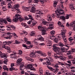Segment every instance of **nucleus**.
<instances>
[{"mask_svg":"<svg viewBox=\"0 0 75 75\" xmlns=\"http://www.w3.org/2000/svg\"><path fill=\"white\" fill-rule=\"evenodd\" d=\"M50 39L52 40H54L55 42L58 43V40H61V35L59 34L57 35H56V37L53 35H52L50 36Z\"/></svg>","mask_w":75,"mask_h":75,"instance_id":"nucleus-1","label":"nucleus"},{"mask_svg":"<svg viewBox=\"0 0 75 75\" xmlns=\"http://www.w3.org/2000/svg\"><path fill=\"white\" fill-rule=\"evenodd\" d=\"M20 15L18 14H16L14 17V19H13V21L15 23H17L18 21V20H19L20 22H22L24 20V19L22 17H20Z\"/></svg>","mask_w":75,"mask_h":75,"instance_id":"nucleus-2","label":"nucleus"},{"mask_svg":"<svg viewBox=\"0 0 75 75\" xmlns=\"http://www.w3.org/2000/svg\"><path fill=\"white\" fill-rule=\"evenodd\" d=\"M52 47V49L54 51L56 52V53L58 55H60L61 54V52H59L60 51V48L59 47H57L55 45H53Z\"/></svg>","mask_w":75,"mask_h":75,"instance_id":"nucleus-3","label":"nucleus"},{"mask_svg":"<svg viewBox=\"0 0 75 75\" xmlns=\"http://www.w3.org/2000/svg\"><path fill=\"white\" fill-rule=\"evenodd\" d=\"M38 29L40 31H42V35H45L46 34L47 30V28H43L41 26H38Z\"/></svg>","mask_w":75,"mask_h":75,"instance_id":"nucleus-4","label":"nucleus"},{"mask_svg":"<svg viewBox=\"0 0 75 75\" xmlns=\"http://www.w3.org/2000/svg\"><path fill=\"white\" fill-rule=\"evenodd\" d=\"M64 13V11L62 9H59L58 11H57V12L56 13H53V14L54 16L57 15V16H58L60 14H63Z\"/></svg>","mask_w":75,"mask_h":75,"instance_id":"nucleus-5","label":"nucleus"},{"mask_svg":"<svg viewBox=\"0 0 75 75\" xmlns=\"http://www.w3.org/2000/svg\"><path fill=\"white\" fill-rule=\"evenodd\" d=\"M45 59L46 60H47V65H51V63L50 62L51 61L54 62V60L51 57H47Z\"/></svg>","mask_w":75,"mask_h":75,"instance_id":"nucleus-6","label":"nucleus"},{"mask_svg":"<svg viewBox=\"0 0 75 75\" xmlns=\"http://www.w3.org/2000/svg\"><path fill=\"white\" fill-rule=\"evenodd\" d=\"M27 68L30 69V71H36V69L34 68L33 66L31 64H29L27 66Z\"/></svg>","mask_w":75,"mask_h":75,"instance_id":"nucleus-7","label":"nucleus"},{"mask_svg":"<svg viewBox=\"0 0 75 75\" xmlns=\"http://www.w3.org/2000/svg\"><path fill=\"white\" fill-rule=\"evenodd\" d=\"M1 4L3 6L2 9H3L4 11H5L7 10V8L6 7V4H5L4 2H1Z\"/></svg>","mask_w":75,"mask_h":75,"instance_id":"nucleus-8","label":"nucleus"},{"mask_svg":"<svg viewBox=\"0 0 75 75\" xmlns=\"http://www.w3.org/2000/svg\"><path fill=\"white\" fill-rule=\"evenodd\" d=\"M47 67L48 68V69H49L50 70V71H53V72H54V74H56L57 72H58V71L56 69H54L53 68H52V67L49 66H47Z\"/></svg>","mask_w":75,"mask_h":75,"instance_id":"nucleus-9","label":"nucleus"},{"mask_svg":"<svg viewBox=\"0 0 75 75\" xmlns=\"http://www.w3.org/2000/svg\"><path fill=\"white\" fill-rule=\"evenodd\" d=\"M58 62V63L59 65H62V66H64H64H65V64L66 65H67V66H68L69 67H71L72 66V64H68L66 63H63L59 62Z\"/></svg>","mask_w":75,"mask_h":75,"instance_id":"nucleus-10","label":"nucleus"},{"mask_svg":"<svg viewBox=\"0 0 75 75\" xmlns=\"http://www.w3.org/2000/svg\"><path fill=\"white\" fill-rule=\"evenodd\" d=\"M28 17L27 16H25V20H28L29 19L33 21L34 20V19L32 16V15H28Z\"/></svg>","mask_w":75,"mask_h":75,"instance_id":"nucleus-11","label":"nucleus"},{"mask_svg":"<svg viewBox=\"0 0 75 75\" xmlns=\"http://www.w3.org/2000/svg\"><path fill=\"white\" fill-rule=\"evenodd\" d=\"M15 6V8H16V11L17 12V13H20V9L18 8L20 7V5L18 4H15L14 5Z\"/></svg>","mask_w":75,"mask_h":75,"instance_id":"nucleus-12","label":"nucleus"},{"mask_svg":"<svg viewBox=\"0 0 75 75\" xmlns=\"http://www.w3.org/2000/svg\"><path fill=\"white\" fill-rule=\"evenodd\" d=\"M39 0H34L33 2L35 3H38V2ZM40 2L42 3V4H43L44 3V2H47V1L48 0H40Z\"/></svg>","mask_w":75,"mask_h":75,"instance_id":"nucleus-13","label":"nucleus"},{"mask_svg":"<svg viewBox=\"0 0 75 75\" xmlns=\"http://www.w3.org/2000/svg\"><path fill=\"white\" fill-rule=\"evenodd\" d=\"M62 37L64 42L65 43H67V37L65 36V35H61V38Z\"/></svg>","mask_w":75,"mask_h":75,"instance_id":"nucleus-14","label":"nucleus"},{"mask_svg":"<svg viewBox=\"0 0 75 75\" xmlns=\"http://www.w3.org/2000/svg\"><path fill=\"white\" fill-rule=\"evenodd\" d=\"M36 53H34L32 52L30 54V57L32 58H36V55H35Z\"/></svg>","mask_w":75,"mask_h":75,"instance_id":"nucleus-15","label":"nucleus"},{"mask_svg":"<svg viewBox=\"0 0 75 75\" xmlns=\"http://www.w3.org/2000/svg\"><path fill=\"white\" fill-rule=\"evenodd\" d=\"M12 41H6L5 42H3V44H5L6 45H9L10 44H11L12 43Z\"/></svg>","mask_w":75,"mask_h":75,"instance_id":"nucleus-16","label":"nucleus"},{"mask_svg":"<svg viewBox=\"0 0 75 75\" xmlns=\"http://www.w3.org/2000/svg\"><path fill=\"white\" fill-rule=\"evenodd\" d=\"M18 65H21L20 67V70H22V69H22L24 67V64H21V63H18Z\"/></svg>","mask_w":75,"mask_h":75,"instance_id":"nucleus-17","label":"nucleus"},{"mask_svg":"<svg viewBox=\"0 0 75 75\" xmlns=\"http://www.w3.org/2000/svg\"><path fill=\"white\" fill-rule=\"evenodd\" d=\"M21 24L23 27H25V28H29V26H28V25H27V24H26L25 23H21Z\"/></svg>","mask_w":75,"mask_h":75,"instance_id":"nucleus-18","label":"nucleus"},{"mask_svg":"<svg viewBox=\"0 0 75 75\" xmlns=\"http://www.w3.org/2000/svg\"><path fill=\"white\" fill-rule=\"evenodd\" d=\"M35 11H36L35 8L34 7H33L31 8L30 11L31 13H34L35 12Z\"/></svg>","mask_w":75,"mask_h":75,"instance_id":"nucleus-19","label":"nucleus"},{"mask_svg":"<svg viewBox=\"0 0 75 75\" xmlns=\"http://www.w3.org/2000/svg\"><path fill=\"white\" fill-rule=\"evenodd\" d=\"M25 59L28 60V61H31V62H33L34 61V59L32 58H30V57H25Z\"/></svg>","mask_w":75,"mask_h":75,"instance_id":"nucleus-20","label":"nucleus"},{"mask_svg":"<svg viewBox=\"0 0 75 75\" xmlns=\"http://www.w3.org/2000/svg\"><path fill=\"white\" fill-rule=\"evenodd\" d=\"M62 32L61 35H65V33H66V32H67V30L65 29L64 30H62Z\"/></svg>","mask_w":75,"mask_h":75,"instance_id":"nucleus-21","label":"nucleus"},{"mask_svg":"<svg viewBox=\"0 0 75 75\" xmlns=\"http://www.w3.org/2000/svg\"><path fill=\"white\" fill-rule=\"evenodd\" d=\"M47 18H48L47 19L48 21H52V17L50 15H48V16H47Z\"/></svg>","mask_w":75,"mask_h":75,"instance_id":"nucleus-22","label":"nucleus"},{"mask_svg":"<svg viewBox=\"0 0 75 75\" xmlns=\"http://www.w3.org/2000/svg\"><path fill=\"white\" fill-rule=\"evenodd\" d=\"M55 67H56V69L57 71L58 72L59 71V66H58V64L56 63L55 65Z\"/></svg>","mask_w":75,"mask_h":75,"instance_id":"nucleus-23","label":"nucleus"},{"mask_svg":"<svg viewBox=\"0 0 75 75\" xmlns=\"http://www.w3.org/2000/svg\"><path fill=\"white\" fill-rule=\"evenodd\" d=\"M6 50H7L8 52H9V53L11 52V49H10V47L6 46Z\"/></svg>","mask_w":75,"mask_h":75,"instance_id":"nucleus-24","label":"nucleus"},{"mask_svg":"<svg viewBox=\"0 0 75 75\" xmlns=\"http://www.w3.org/2000/svg\"><path fill=\"white\" fill-rule=\"evenodd\" d=\"M6 20L8 21V22H9V23H11V21H12V20L11 19V18H10V17H7L6 18Z\"/></svg>","mask_w":75,"mask_h":75,"instance_id":"nucleus-25","label":"nucleus"},{"mask_svg":"<svg viewBox=\"0 0 75 75\" xmlns=\"http://www.w3.org/2000/svg\"><path fill=\"white\" fill-rule=\"evenodd\" d=\"M49 28V29H51V30H52V29H54V25H53V24H50V25Z\"/></svg>","mask_w":75,"mask_h":75,"instance_id":"nucleus-26","label":"nucleus"},{"mask_svg":"<svg viewBox=\"0 0 75 75\" xmlns=\"http://www.w3.org/2000/svg\"><path fill=\"white\" fill-rule=\"evenodd\" d=\"M12 3L13 2H11L8 3V8H11V7H12L11 5L12 4Z\"/></svg>","mask_w":75,"mask_h":75,"instance_id":"nucleus-27","label":"nucleus"},{"mask_svg":"<svg viewBox=\"0 0 75 75\" xmlns=\"http://www.w3.org/2000/svg\"><path fill=\"white\" fill-rule=\"evenodd\" d=\"M4 57H6V55L5 53H2L0 56V58H4Z\"/></svg>","mask_w":75,"mask_h":75,"instance_id":"nucleus-28","label":"nucleus"},{"mask_svg":"<svg viewBox=\"0 0 75 75\" xmlns=\"http://www.w3.org/2000/svg\"><path fill=\"white\" fill-rule=\"evenodd\" d=\"M58 45H59V46L61 47H63V46H64V45H63V43H62V42H59L58 43Z\"/></svg>","mask_w":75,"mask_h":75,"instance_id":"nucleus-29","label":"nucleus"},{"mask_svg":"<svg viewBox=\"0 0 75 75\" xmlns=\"http://www.w3.org/2000/svg\"><path fill=\"white\" fill-rule=\"evenodd\" d=\"M37 41V40H34L32 41L33 44H35V45H38V42H36Z\"/></svg>","mask_w":75,"mask_h":75,"instance_id":"nucleus-30","label":"nucleus"},{"mask_svg":"<svg viewBox=\"0 0 75 75\" xmlns=\"http://www.w3.org/2000/svg\"><path fill=\"white\" fill-rule=\"evenodd\" d=\"M68 58L69 59H72V58H73V57H72V56L71 54H68Z\"/></svg>","mask_w":75,"mask_h":75,"instance_id":"nucleus-31","label":"nucleus"},{"mask_svg":"<svg viewBox=\"0 0 75 75\" xmlns=\"http://www.w3.org/2000/svg\"><path fill=\"white\" fill-rule=\"evenodd\" d=\"M69 8H70V9L71 10H75V8H74V6L72 5L71 4H70L69 6Z\"/></svg>","mask_w":75,"mask_h":75,"instance_id":"nucleus-32","label":"nucleus"},{"mask_svg":"<svg viewBox=\"0 0 75 75\" xmlns=\"http://www.w3.org/2000/svg\"><path fill=\"white\" fill-rule=\"evenodd\" d=\"M60 51L62 52H65V48L63 47H61Z\"/></svg>","mask_w":75,"mask_h":75,"instance_id":"nucleus-33","label":"nucleus"},{"mask_svg":"<svg viewBox=\"0 0 75 75\" xmlns=\"http://www.w3.org/2000/svg\"><path fill=\"white\" fill-rule=\"evenodd\" d=\"M11 67L9 69L10 71H13V70H15V71H17V69L14 68L13 67Z\"/></svg>","mask_w":75,"mask_h":75,"instance_id":"nucleus-34","label":"nucleus"},{"mask_svg":"<svg viewBox=\"0 0 75 75\" xmlns=\"http://www.w3.org/2000/svg\"><path fill=\"white\" fill-rule=\"evenodd\" d=\"M36 14H41V12L40 10H36L35 11Z\"/></svg>","mask_w":75,"mask_h":75,"instance_id":"nucleus-35","label":"nucleus"},{"mask_svg":"<svg viewBox=\"0 0 75 75\" xmlns=\"http://www.w3.org/2000/svg\"><path fill=\"white\" fill-rule=\"evenodd\" d=\"M4 20H3V19H0V24H1V25H3L4 24Z\"/></svg>","mask_w":75,"mask_h":75,"instance_id":"nucleus-36","label":"nucleus"},{"mask_svg":"<svg viewBox=\"0 0 75 75\" xmlns=\"http://www.w3.org/2000/svg\"><path fill=\"white\" fill-rule=\"evenodd\" d=\"M22 61V59L21 58H19L18 59L17 61V63H20Z\"/></svg>","mask_w":75,"mask_h":75,"instance_id":"nucleus-37","label":"nucleus"},{"mask_svg":"<svg viewBox=\"0 0 75 75\" xmlns=\"http://www.w3.org/2000/svg\"><path fill=\"white\" fill-rule=\"evenodd\" d=\"M3 69L4 70H6L7 71H8V69L7 68V67L6 66L4 65L3 66Z\"/></svg>","mask_w":75,"mask_h":75,"instance_id":"nucleus-38","label":"nucleus"},{"mask_svg":"<svg viewBox=\"0 0 75 75\" xmlns=\"http://www.w3.org/2000/svg\"><path fill=\"white\" fill-rule=\"evenodd\" d=\"M57 2L56 1H54V3L53 4V6L54 7H56V6H57Z\"/></svg>","mask_w":75,"mask_h":75,"instance_id":"nucleus-39","label":"nucleus"},{"mask_svg":"<svg viewBox=\"0 0 75 75\" xmlns=\"http://www.w3.org/2000/svg\"><path fill=\"white\" fill-rule=\"evenodd\" d=\"M47 44H52V41H51L50 40H49L48 41H47Z\"/></svg>","mask_w":75,"mask_h":75,"instance_id":"nucleus-40","label":"nucleus"},{"mask_svg":"<svg viewBox=\"0 0 75 75\" xmlns=\"http://www.w3.org/2000/svg\"><path fill=\"white\" fill-rule=\"evenodd\" d=\"M23 47H24V48H26V49H29V48L28 47V46H26V45H25L24 44H23L22 45Z\"/></svg>","mask_w":75,"mask_h":75,"instance_id":"nucleus-41","label":"nucleus"},{"mask_svg":"<svg viewBox=\"0 0 75 75\" xmlns=\"http://www.w3.org/2000/svg\"><path fill=\"white\" fill-rule=\"evenodd\" d=\"M37 40H42L43 41L44 40V39L43 37H41L38 38Z\"/></svg>","mask_w":75,"mask_h":75,"instance_id":"nucleus-42","label":"nucleus"},{"mask_svg":"<svg viewBox=\"0 0 75 75\" xmlns=\"http://www.w3.org/2000/svg\"><path fill=\"white\" fill-rule=\"evenodd\" d=\"M60 18L61 19H62L63 20H65L66 19V18H65V17L64 16H61L60 17Z\"/></svg>","mask_w":75,"mask_h":75,"instance_id":"nucleus-43","label":"nucleus"},{"mask_svg":"<svg viewBox=\"0 0 75 75\" xmlns=\"http://www.w3.org/2000/svg\"><path fill=\"white\" fill-rule=\"evenodd\" d=\"M47 47L48 48H51L52 46V45L51 44L49 45V44H47Z\"/></svg>","mask_w":75,"mask_h":75,"instance_id":"nucleus-44","label":"nucleus"},{"mask_svg":"<svg viewBox=\"0 0 75 75\" xmlns=\"http://www.w3.org/2000/svg\"><path fill=\"white\" fill-rule=\"evenodd\" d=\"M55 31L53 30H52L50 32V34H52V35H54L55 34Z\"/></svg>","mask_w":75,"mask_h":75,"instance_id":"nucleus-45","label":"nucleus"},{"mask_svg":"<svg viewBox=\"0 0 75 75\" xmlns=\"http://www.w3.org/2000/svg\"><path fill=\"white\" fill-rule=\"evenodd\" d=\"M19 51V55H20L21 56L22 55H23V54L22 53L23 52L22 51L19 50L18 51Z\"/></svg>","mask_w":75,"mask_h":75,"instance_id":"nucleus-46","label":"nucleus"},{"mask_svg":"<svg viewBox=\"0 0 75 75\" xmlns=\"http://www.w3.org/2000/svg\"><path fill=\"white\" fill-rule=\"evenodd\" d=\"M39 71L40 72V75H43L42 74V73H43V71H42V69H41V68L39 69Z\"/></svg>","mask_w":75,"mask_h":75,"instance_id":"nucleus-47","label":"nucleus"},{"mask_svg":"<svg viewBox=\"0 0 75 75\" xmlns=\"http://www.w3.org/2000/svg\"><path fill=\"white\" fill-rule=\"evenodd\" d=\"M44 19H43L42 20V24H46L48 23V22L44 21Z\"/></svg>","mask_w":75,"mask_h":75,"instance_id":"nucleus-48","label":"nucleus"},{"mask_svg":"<svg viewBox=\"0 0 75 75\" xmlns=\"http://www.w3.org/2000/svg\"><path fill=\"white\" fill-rule=\"evenodd\" d=\"M8 62V60L6 59V60H5L4 61V63L6 65H7V62Z\"/></svg>","mask_w":75,"mask_h":75,"instance_id":"nucleus-49","label":"nucleus"},{"mask_svg":"<svg viewBox=\"0 0 75 75\" xmlns=\"http://www.w3.org/2000/svg\"><path fill=\"white\" fill-rule=\"evenodd\" d=\"M10 26L11 28H12L14 30H16V27L12 25H10Z\"/></svg>","mask_w":75,"mask_h":75,"instance_id":"nucleus-50","label":"nucleus"},{"mask_svg":"<svg viewBox=\"0 0 75 75\" xmlns=\"http://www.w3.org/2000/svg\"><path fill=\"white\" fill-rule=\"evenodd\" d=\"M59 58L61 60H63V61H64V60H65V59L62 56H60L59 57Z\"/></svg>","mask_w":75,"mask_h":75,"instance_id":"nucleus-51","label":"nucleus"},{"mask_svg":"<svg viewBox=\"0 0 75 75\" xmlns=\"http://www.w3.org/2000/svg\"><path fill=\"white\" fill-rule=\"evenodd\" d=\"M65 46L66 47H67V48H69V45L67 43H65Z\"/></svg>","mask_w":75,"mask_h":75,"instance_id":"nucleus-52","label":"nucleus"},{"mask_svg":"<svg viewBox=\"0 0 75 75\" xmlns=\"http://www.w3.org/2000/svg\"><path fill=\"white\" fill-rule=\"evenodd\" d=\"M13 35H14L13 37L14 38H16V37H17V35H16V34L15 33H13Z\"/></svg>","mask_w":75,"mask_h":75,"instance_id":"nucleus-53","label":"nucleus"},{"mask_svg":"<svg viewBox=\"0 0 75 75\" xmlns=\"http://www.w3.org/2000/svg\"><path fill=\"white\" fill-rule=\"evenodd\" d=\"M47 54L49 57H51V53L50 52H47Z\"/></svg>","mask_w":75,"mask_h":75,"instance_id":"nucleus-54","label":"nucleus"},{"mask_svg":"<svg viewBox=\"0 0 75 75\" xmlns=\"http://www.w3.org/2000/svg\"><path fill=\"white\" fill-rule=\"evenodd\" d=\"M71 52H72V51L71 50H69L68 52V53L67 54V55L68 54H71Z\"/></svg>","mask_w":75,"mask_h":75,"instance_id":"nucleus-55","label":"nucleus"},{"mask_svg":"<svg viewBox=\"0 0 75 75\" xmlns=\"http://www.w3.org/2000/svg\"><path fill=\"white\" fill-rule=\"evenodd\" d=\"M70 69H71V70H75V67H70Z\"/></svg>","mask_w":75,"mask_h":75,"instance_id":"nucleus-56","label":"nucleus"},{"mask_svg":"<svg viewBox=\"0 0 75 75\" xmlns=\"http://www.w3.org/2000/svg\"><path fill=\"white\" fill-rule=\"evenodd\" d=\"M41 55L42 56H43V57H46V54L43 53H42Z\"/></svg>","mask_w":75,"mask_h":75,"instance_id":"nucleus-57","label":"nucleus"},{"mask_svg":"<svg viewBox=\"0 0 75 75\" xmlns=\"http://www.w3.org/2000/svg\"><path fill=\"white\" fill-rule=\"evenodd\" d=\"M73 40H74V39L72 37H70L69 38V41H73Z\"/></svg>","mask_w":75,"mask_h":75,"instance_id":"nucleus-58","label":"nucleus"},{"mask_svg":"<svg viewBox=\"0 0 75 75\" xmlns=\"http://www.w3.org/2000/svg\"><path fill=\"white\" fill-rule=\"evenodd\" d=\"M13 34L12 33H11V34H10V35H9V37L10 38H11L12 37H13Z\"/></svg>","mask_w":75,"mask_h":75,"instance_id":"nucleus-59","label":"nucleus"},{"mask_svg":"<svg viewBox=\"0 0 75 75\" xmlns=\"http://www.w3.org/2000/svg\"><path fill=\"white\" fill-rule=\"evenodd\" d=\"M7 74L5 72H4L2 73V75H7Z\"/></svg>","mask_w":75,"mask_h":75,"instance_id":"nucleus-60","label":"nucleus"},{"mask_svg":"<svg viewBox=\"0 0 75 75\" xmlns=\"http://www.w3.org/2000/svg\"><path fill=\"white\" fill-rule=\"evenodd\" d=\"M67 62L68 64H71V63H72V61L71 60H68L67 61Z\"/></svg>","mask_w":75,"mask_h":75,"instance_id":"nucleus-61","label":"nucleus"},{"mask_svg":"<svg viewBox=\"0 0 75 75\" xmlns=\"http://www.w3.org/2000/svg\"><path fill=\"white\" fill-rule=\"evenodd\" d=\"M35 17L36 18H38L40 17V16H39L37 14L35 15Z\"/></svg>","mask_w":75,"mask_h":75,"instance_id":"nucleus-62","label":"nucleus"},{"mask_svg":"<svg viewBox=\"0 0 75 75\" xmlns=\"http://www.w3.org/2000/svg\"><path fill=\"white\" fill-rule=\"evenodd\" d=\"M26 44H28V45L31 44V42L29 41H27V42H26Z\"/></svg>","mask_w":75,"mask_h":75,"instance_id":"nucleus-63","label":"nucleus"},{"mask_svg":"<svg viewBox=\"0 0 75 75\" xmlns=\"http://www.w3.org/2000/svg\"><path fill=\"white\" fill-rule=\"evenodd\" d=\"M62 74V73L61 72V71H59L57 75H61Z\"/></svg>","mask_w":75,"mask_h":75,"instance_id":"nucleus-64","label":"nucleus"}]
</instances>
